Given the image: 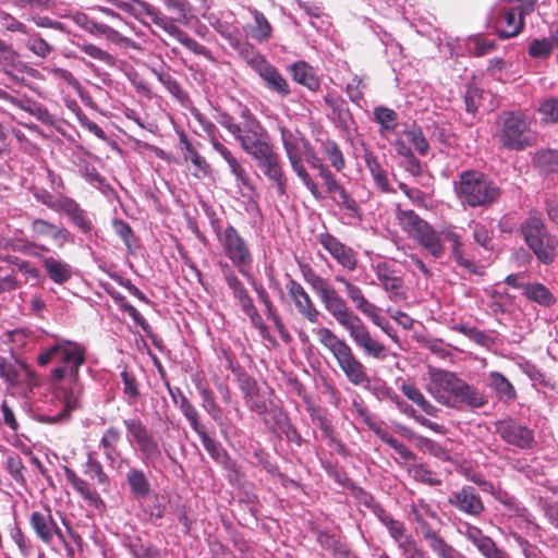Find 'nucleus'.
<instances>
[{"instance_id":"423d86ee","label":"nucleus","mask_w":558,"mask_h":558,"mask_svg":"<svg viewBox=\"0 0 558 558\" xmlns=\"http://www.w3.org/2000/svg\"><path fill=\"white\" fill-rule=\"evenodd\" d=\"M500 145L510 150H524L537 143V133L531 130V121L522 111L502 116L497 129Z\"/></svg>"},{"instance_id":"5fc2aeb1","label":"nucleus","mask_w":558,"mask_h":558,"mask_svg":"<svg viewBox=\"0 0 558 558\" xmlns=\"http://www.w3.org/2000/svg\"><path fill=\"white\" fill-rule=\"evenodd\" d=\"M410 474L413 476V478L417 482L430 485V486H437L441 483V481L438 478V476L428 468H426L424 464H414L409 469Z\"/></svg>"},{"instance_id":"de8ad7c7","label":"nucleus","mask_w":558,"mask_h":558,"mask_svg":"<svg viewBox=\"0 0 558 558\" xmlns=\"http://www.w3.org/2000/svg\"><path fill=\"white\" fill-rule=\"evenodd\" d=\"M216 31L229 43V45L239 50L243 46V35L241 29L226 22H219L216 26Z\"/></svg>"},{"instance_id":"3c124183","label":"nucleus","mask_w":558,"mask_h":558,"mask_svg":"<svg viewBox=\"0 0 558 558\" xmlns=\"http://www.w3.org/2000/svg\"><path fill=\"white\" fill-rule=\"evenodd\" d=\"M223 277L229 289L232 291L234 299H236L238 302L243 301L250 296L243 283L228 265L225 266Z\"/></svg>"},{"instance_id":"aec40b11","label":"nucleus","mask_w":558,"mask_h":558,"mask_svg":"<svg viewBox=\"0 0 558 558\" xmlns=\"http://www.w3.org/2000/svg\"><path fill=\"white\" fill-rule=\"evenodd\" d=\"M319 243L343 268L350 271L356 268L357 259L354 251L341 243L336 236L330 233H322Z\"/></svg>"},{"instance_id":"cd10ccee","label":"nucleus","mask_w":558,"mask_h":558,"mask_svg":"<svg viewBox=\"0 0 558 558\" xmlns=\"http://www.w3.org/2000/svg\"><path fill=\"white\" fill-rule=\"evenodd\" d=\"M32 231L37 238L52 240L58 247H62L70 241V232L44 219H35L31 225Z\"/></svg>"},{"instance_id":"2eb2a0df","label":"nucleus","mask_w":558,"mask_h":558,"mask_svg":"<svg viewBox=\"0 0 558 558\" xmlns=\"http://www.w3.org/2000/svg\"><path fill=\"white\" fill-rule=\"evenodd\" d=\"M318 172V177L322 179L326 186V191L331 195L333 201L342 206L351 217L361 218V210L355 202L345 191V189L338 182L335 174L330 171L328 166L322 168Z\"/></svg>"},{"instance_id":"338daca9","label":"nucleus","mask_w":558,"mask_h":558,"mask_svg":"<svg viewBox=\"0 0 558 558\" xmlns=\"http://www.w3.org/2000/svg\"><path fill=\"white\" fill-rule=\"evenodd\" d=\"M397 545L405 558H426L425 553L420 548L412 535L402 539Z\"/></svg>"},{"instance_id":"473e14b6","label":"nucleus","mask_w":558,"mask_h":558,"mask_svg":"<svg viewBox=\"0 0 558 558\" xmlns=\"http://www.w3.org/2000/svg\"><path fill=\"white\" fill-rule=\"evenodd\" d=\"M366 167L376 184V186L384 193H396L388 180L386 170L381 167L378 158L371 151L364 155Z\"/></svg>"},{"instance_id":"58836bf2","label":"nucleus","mask_w":558,"mask_h":558,"mask_svg":"<svg viewBox=\"0 0 558 558\" xmlns=\"http://www.w3.org/2000/svg\"><path fill=\"white\" fill-rule=\"evenodd\" d=\"M182 144L184 160L191 161L194 167L193 175L196 178L208 175L210 167L206 159L197 153L189 141L182 140Z\"/></svg>"},{"instance_id":"6e6552de","label":"nucleus","mask_w":558,"mask_h":558,"mask_svg":"<svg viewBox=\"0 0 558 558\" xmlns=\"http://www.w3.org/2000/svg\"><path fill=\"white\" fill-rule=\"evenodd\" d=\"M218 242L222 248L223 255L230 260L238 271L245 276H250L253 264V254L248 243L231 225L223 230L217 231Z\"/></svg>"},{"instance_id":"9b49d317","label":"nucleus","mask_w":558,"mask_h":558,"mask_svg":"<svg viewBox=\"0 0 558 558\" xmlns=\"http://www.w3.org/2000/svg\"><path fill=\"white\" fill-rule=\"evenodd\" d=\"M281 140L286 150L290 166L296 177L301 180L303 185L310 191L311 195L317 199H324V195L319 190L317 183L303 165L302 150L300 147L299 138L295 137L289 130L281 129Z\"/></svg>"},{"instance_id":"412c9836","label":"nucleus","mask_w":558,"mask_h":558,"mask_svg":"<svg viewBox=\"0 0 558 558\" xmlns=\"http://www.w3.org/2000/svg\"><path fill=\"white\" fill-rule=\"evenodd\" d=\"M536 0H525L521 11L511 9L505 12L497 21V32L502 38L517 36L523 27V14L533 10Z\"/></svg>"},{"instance_id":"b1692460","label":"nucleus","mask_w":558,"mask_h":558,"mask_svg":"<svg viewBox=\"0 0 558 558\" xmlns=\"http://www.w3.org/2000/svg\"><path fill=\"white\" fill-rule=\"evenodd\" d=\"M64 475L66 481L72 485L76 493L80 494V496L88 506L96 509H101L105 506L101 497L94 488V486L84 478L80 477L73 470L64 468Z\"/></svg>"},{"instance_id":"052dcab7","label":"nucleus","mask_w":558,"mask_h":558,"mask_svg":"<svg viewBox=\"0 0 558 558\" xmlns=\"http://www.w3.org/2000/svg\"><path fill=\"white\" fill-rule=\"evenodd\" d=\"M78 48L90 58L96 59L107 65L113 66L116 64V59L110 53L96 45L84 43L80 45Z\"/></svg>"},{"instance_id":"a18cd8bd","label":"nucleus","mask_w":558,"mask_h":558,"mask_svg":"<svg viewBox=\"0 0 558 558\" xmlns=\"http://www.w3.org/2000/svg\"><path fill=\"white\" fill-rule=\"evenodd\" d=\"M534 165L545 172H553L558 169V150L546 148L535 153Z\"/></svg>"},{"instance_id":"c85d7f7f","label":"nucleus","mask_w":558,"mask_h":558,"mask_svg":"<svg viewBox=\"0 0 558 558\" xmlns=\"http://www.w3.org/2000/svg\"><path fill=\"white\" fill-rule=\"evenodd\" d=\"M442 238L448 241L451 245V254L454 258L456 263L465 268L471 272L478 274L477 266L475 263L469 258H466L463 254V243L461 240V235L453 231L451 228H445L440 231Z\"/></svg>"},{"instance_id":"13d9d810","label":"nucleus","mask_w":558,"mask_h":558,"mask_svg":"<svg viewBox=\"0 0 558 558\" xmlns=\"http://www.w3.org/2000/svg\"><path fill=\"white\" fill-rule=\"evenodd\" d=\"M404 134L407 140L413 145L420 155L424 156L427 154L429 145L421 129L412 126L407 129Z\"/></svg>"},{"instance_id":"774afa93","label":"nucleus","mask_w":558,"mask_h":558,"mask_svg":"<svg viewBox=\"0 0 558 558\" xmlns=\"http://www.w3.org/2000/svg\"><path fill=\"white\" fill-rule=\"evenodd\" d=\"M11 264L27 279L38 281L40 278L39 269L31 262L13 257Z\"/></svg>"},{"instance_id":"4468645a","label":"nucleus","mask_w":558,"mask_h":558,"mask_svg":"<svg viewBox=\"0 0 558 558\" xmlns=\"http://www.w3.org/2000/svg\"><path fill=\"white\" fill-rule=\"evenodd\" d=\"M458 532L466 537L484 558H510L509 554L498 547L493 538L485 535L480 527L463 522L458 527Z\"/></svg>"},{"instance_id":"f257e3e1","label":"nucleus","mask_w":558,"mask_h":558,"mask_svg":"<svg viewBox=\"0 0 558 558\" xmlns=\"http://www.w3.org/2000/svg\"><path fill=\"white\" fill-rule=\"evenodd\" d=\"M85 353L86 349L83 344L68 339H58L37 356L40 366L52 361L59 363L50 373L51 397L48 413L43 415L44 422H64L78 407L83 392L80 368L85 363Z\"/></svg>"},{"instance_id":"4be33fe9","label":"nucleus","mask_w":558,"mask_h":558,"mask_svg":"<svg viewBox=\"0 0 558 558\" xmlns=\"http://www.w3.org/2000/svg\"><path fill=\"white\" fill-rule=\"evenodd\" d=\"M448 502L459 511L477 517L484 510L481 497L472 486H463L460 490L451 493Z\"/></svg>"},{"instance_id":"bb28decb","label":"nucleus","mask_w":558,"mask_h":558,"mask_svg":"<svg viewBox=\"0 0 558 558\" xmlns=\"http://www.w3.org/2000/svg\"><path fill=\"white\" fill-rule=\"evenodd\" d=\"M214 149L222 157V159L229 166L230 172L234 177L238 186H244L248 190H253L250 175L241 165V162L232 155V153L220 142L214 143Z\"/></svg>"},{"instance_id":"393cba45","label":"nucleus","mask_w":558,"mask_h":558,"mask_svg":"<svg viewBox=\"0 0 558 558\" xmlns=\"http://www.w3.org/2000/svg\"><path fill=\"white\" fill-rule=\"evenodd\" d=\"M158 27L163 29L170 36L174 37L180 44H182L191 52H193L197 56H204V57L209 56V51L205 46L201 45L199 43H197L196 40L191 38L185 32H183L175 24H173L172 20L167 19L166 16L163 19H159Z\"/></svg>"},{"instance_id":"c756f323","label":"nucleus","mask_w":558,"mask_h":558,"mask_svg":"<svg viewBox=\"0 0 558 558\" xmlns=\"http://www.w3.org/2000/svg\"><path fill=\"white\" fill-rule=\"evenodd\" d=\"M442 235L428 223L424 230L414 239L433 257L440 258L445 254Z\"/></svg>"},{"instance_id":"39448f33","label":"nucleus","mask_w":558,"mask_h":558,"mask_svg":"<svg viewBox=\"0 0 558 558\" xmlns=\"http://www.w3.org/2000/svg\"><path fill=\"white\" fill-rule=\"evenodd\" d=\"M457 196L470 207H486L500 196L499 187L484 173L475 170L463 171L456 182Z\"/></svg>"},{"instance_id":"a878e982","label":"nucleus","mask_w":558,"mask_h":558,"mask_svg":"<svg viewBox=\"0 0 558 558\" xmlns=\"http://www.w3.org/2000/svg\"><path fill=\"white\" fill-rule=\"evenodd\" d=\"M116 5L137 19L147 16L157 26H159V19L165 17V14H162L159 9L144 0H120L116 2Z\"/></svg>"},{"instance_id":"9d476101","label":"nucleus","mask_w":558,"mask_h":558,"mask_svg":"<svg viewBox=\"0 0 558 558\" xmlns=\"http://www.w3.org/2000/svg\"><path fill=\"white\" fill-rule=\"evenodd\" d=\"M123 425L129 442L136 446L142 453L143 462L146 465L154 464L161 457L159 444L154 435L137 417L123 420Z\"/></svg>"},{"instance_id":"e433bc0d","label":"nucleus","mask_w":558,"mask_h":558,"mask_svg":"<svg viewBox=\"0 0 558 558\" xmlns=\"http://www.w3.org/2000/svg\"><path fill=\"white\" fill-rule=\"evenodd\" d=\"M126 482L130 492L137 498L144 499L150 493V483L144 471L132 468L126 474Z\"/></svg>"},{"instance_id":"79ce46f5","label":"nucleus","mask_w":558,"mask_h":558,"mask_svg":"<svg viewBox=\"0 0 558 558\" xmlns=\"http://www.w3.org/2000/svg\"><path fill=\"white\" fill-rule=\"evenodd\" d=\"M490 386L502 401H511L517 397L513 385L499 372L489 374Z\"/></svg>"},{"instance_id":"1a4fd4ad","label":"nucleus","mask_w":558,"mask_h":558,"mask_svg":"<svg viewBox=\"0 0 558 558\" xmlns=\"http://www.w3.org/2000/svg\"><path fill=\"white\" fill-rule=\"evenodd\" d=\"M521 230L526 244L537 258L544 264L551 263L556 254L557 240L547 233L542 219L530 218L522 225Z\"/></svg>"},{"instance_id":"4d7b16f0","label":"nucleus","mask_w":558,"mask_h":558,"mask_svg":"<svg viewBox=\"0 0 558 558\" xmlns=\"http://www.w3.org/2000/svg\"><path fill=\"white\" fill-rule=\"evenodd\" d=\"M345 293L359 312L363 313L365 310L372 307L373 303L365 298L362 289L359 286L354 283L347 284Z\"/></svg>"},{"instance_id":"ea45409f","label":"nucleus","mask_w":558,"mask_h":558,"mask_svg":"<svg viewBox=\"0 0 558 558\" xmlns=\"http://www.w3.org/2000/svg\"><path fill=\"white\" fill-rule=\"evenodd\" d=\"M375 121L379 124V133L381 136L387 137L396 131L398 125V114L395 110L387 107H376L374 109Z\"/></svg>"},{"instance_id":"7ed1b4c3","label":"nucleus","mask_w":558,"mask_h":558,"mask_svg":"<svg viewBox=\"0 0 558 558\" xmlns=\"http://www.w3.org/2000/svg\"><path fill=\"white\" fill-rule=\"evenodd\" d=\"M427 391L438 403L452 409H461L463 405L481 408L487 402L478 389L442 369L430 371Z\"/></svg>"},{"instance_id":"6e6d98bb","label":"nucleus","mask_w":558,"mask_h":558,"mask_svg":"<svg viewBox=\"0 0 558 558\" xmlns=\"http://www.w3.org/2000/svg\"><path fill=\"white\" fill-rule=\"evenodd\" d=\"M0 377L11 387L20 386V366L16 367L5 357L0 356Z\"/></svg>"},{"instance_id":"7c9ffc66","label":"nucleus","mask_w":558,"mask_h":558,"mask_svg":"<svg viewBox=\"0 0 558 558\" xmlns=\"http://www.w3.org/2000/svg\"><path fill=\"white\" fill-rule=\"evenodd\" d=\"M43 266L49 278L57 284L65 283L73 276V270L70 264L52 256L44 257Z\"/></svg>"},{"instance_id":"680f3d73","label":"nucleus","mask_w":558,"mask_h":558,"mask_svg":"<svg viewBox=\"0 0 558 558\" xmlns=\"http://www.w3.org/2000/svg\"><path fill=\"white\" fill-rule=\"evenodd\" d=\"M469 227L473 229V238L476 243L486 250L492 247V232L481 222L471 221Z\"/></svg>"},{"instance_id":"0e129e2a","label":"nucleus","mask_w":558,"mask_h":558,"mask_svg":"<svg viewBox=\"0 0 558 558\" xmlns=\"http://www.w3.org/2000/svg\"><path fill=\"white\" fill-rule=\"evenodd\" d=\"M389 536L398 544L402 539L410 536L403 522L395 519L392 515L383 524Z\"/></svg>"},{"instance_id":"c03bdc74","label":"nucleus","mask_w":558,"mask_h":558,"mask_svg":"<svg viewBox=\"0 0 558 558\" xmlns=\"http://www.w3.org/2000/svg\"><path fill=\"white\" fill-rule=\"evenodd\" d=\"M524 294L532 301L541 305L549 306L555 303L554 295L541 283H530L523 287Z\"/></svg>"},{"instance_id":"dca6fc26","label":"nucleus","mask_w":558,"mask_h":558,"mask_svg":"<svg viewBox=\"0 0 558 558\" xmlns=\"http://www.w3.org/2000/svg\"><path fill=\"white\" fill-rule=\"evenodd\" d=\"M29 525L37 538L45 544L51 543L56 535L58 537L62 536L61 530L54 521L49 506L34 510L29 514Z\"/></svg>"},{"instance_id":"72a5a7b5","label":"nucleus","mask_w":558,"mask_h":558,"mask_svg":"<svg viewBox=\"0 0 558 558\" xmlns=\"http://www.w3.org/2000/svg\"><path fill=\"white\" fill-rule=\"evenodd\" d=\"M291 75L296 83L311 90H317L319 88V80L314 69L304 61H299L291 65Z\"/></svg>"},{"instance_id":"a19ab883","label":"nucleus","mask_w":558,"mask_h":558,"mask_svg":"<svg viewBox=\"0 0 558 558\" xmlns=\"http://www.w3.org/2000/svg\"><path fill=\"white\" fill-rule=\"evenodd\" d=\"M429 548L438 558H458V551L448 544L435 530L423 535Z\"/></svg>"},{"instance_id":"37998d69","label":"nucleus","mask_w":558,"mask_h":558,"mask_svg":"<svg viewBox=\"0 0 558 558\" xmlns=\"http://www.w3.org/2000/svg\"><path fill=\"white\" fill-rule=\"evenodd\" d=\"M513 63L501 58L490 59L487 65V73L498 82H507L515 72L513 71Z\"/></svg>"},{"instance_id":"ddd939ff","label":"nucleus","mask_w":558,"mask_h":558,"mask_svg":"<svg viewBox=\"0 0 558 558\" xmlns=\"http://www.w3.org/2000/svg\"><path fill=\"white\" fill-rule=\"evenodd\" d=\"M378 284L388 293L391 301L404 300L407 296L401 270L391 262L383 260L372 266Z\"/></svg>"},{"instance_id":"09e8293b","label":"nucleus","mask_w":558,"mask_h":558,"mask_svg":"<svg viewBox=\"0 0 558 558\" xmlns=\"http://www.w3.org/2000/svg\"><path fill=\"white\" fill-rule=\"evenodd\" d=\"M177 391L180 393V410L189 421L192 429L198 435L201 432L205 430L204 426L199 423L198 412L179 389H177Z\"/></svg>"},{"instance_id":"0eeeda50","label":"nucleus","mask_w":558,"mask_h":558,"mask_svg":"<svg viewBox=\"0 0 558 558\" xmlns=\"http://www.w3.org/2000/svg\"><path fill=\"white\" fill-rule=\"evenodd\" d=\"M243 117L245 118L243 124L234 122L232 118H226L221 124L240 143L241 148L254 157L270 145L267 142L266 132L260 123L250 113H243Z\"/></svg>"},{"instance_id":"bf43d9fd","label":"nucleus","mask_w":558,"mask_h":558,"mask_svg":"<svg viewBox=\"0 0 558 558\" xmlns=\"http://www.w3.org/2000/svg\"><path fill=\"white\" fill-rule=\"evenodd\" d=\"M198 391L202 398V407L215 420H220L221 409L216 403L211 391L205 387L198 386Z\"/></svg>"},{"instance_id":"f8f14e48","label":"nucleus","mask_w":558,"mask_h":558,"mask_svg":"<svg viewBox=\"0 0 558 558\" xmlns=\"http://www.w3.org/2000/svg\"><path fill=\"white\" fill-rule=\"evenodd\" d=\"M246 62L258 74L267 89L280 97H287L290 94L287 80L263 54L254 53L247 58Z\"/></svg>"},{"instance_id":"5701e85b","label":"nucleus","mask_w":558,"mask_h":558,"mask_svg":"<svg viewBox=\"0 0 558 558\" xmlns=\"http://www.w3.org/2000/svg\"><path fill=\"white\" fill-rule=\"evenodd\" d=\"M410 519L416 523V531L420 532L422 536L434 530V521H440L436 508L424 499L412 501L410 506Z\"/></svg>"},{"instance_id":"69168bd1","label":"nucleus","mask_w":558,"mask_h":558,"mask_svg":"<svg viewBox=\"0 0 558 558\" xmlns=\"http://www.w3.org/2000/svg\"><path fill=\"white\" fill-rule=\"evenodd\" d=\"M85 473L90 477L95 478L99 485H108L109 477L105 473L104 468L99 461L93 458H88L86 461Z\"/></svg>"},{"instance_id":"c9c22d12","label":"nucleus","mask_w":558,"mask_h":558,"mask_svg":"<svg viewBox=\"0 0 558 558\" xmlns=\"http://www.w3.org/2000/svg\"><path fill=\"white\" fill-rule=\"evenodd\" d=\"M320 151L330 167L341 172L345 168V159L339 145L330 138L319 140Z\"/></svg>"},{"instance_id":"603ef678","label":"nucleus","mask_w":558,"mask_h":558,"mask_svg":"<svg viewBox=\"0 0 558 558\" xmlns=\"http://www.w3.org/2000/svg\"><path fill=\"white\" fill-rule=\"evenodd\" d=\"M5 468L11 477L20 485L26 484L25 466L19 454L12 453L7 457Z\"/></svg>"},{"instance_id":"f03ea898","label":"nucleus","mask_w":558,"mask_h":558,"mask_svg":"<svg viewBox=\"0 0 558 558\" xmlns=\"http://www.w3.org/2000/svg\"><path fill=\"white\" fill-rule=\"evenodd\" d=\"M318 295L325 310L335 320L349 333L355 347L365 356L384 361L388 356L387 347L372 336L367 326L347 304V301L339 295L336 289L323 277L315 275L307 282Z\"/></svg>"},{"instance_id":"a211bd4d","label":"nucleus","mask_w":558,"mask_h":558,"mask_svg":"<svg viewBox=\"0 0 558 558\" xmlns=\"http://www.w3.org/2000/svg\"><path fill=\"white\" fill-rule=\"evenodd\" d=\"M496 433L509 445L522 449L530 448L534 442L533 432L511 418L497 422Z\"/></svg>"},{"instance_id":"864d4df0","label":"nucleus","mask_w":558,"mask_h":558,"mask_svg":"<svg viewBox=\"0 0 558 558\" xmlns=\"http://www.w3.org/2000/svg\"><path fill=\"white\" fill-rule=\"evenodd\" d=\"M551 41L550 36L533 39L529 45L530 57L533 59L548 58L554 52Z\"/></svg>"},{"instance_id":"8fccbe9b","label":"nucleus","mask_w":558,"mask_h":558,"mask_svg":"<svg viewBox=\"0 0 558 558\" xmlns=\"http://www.w3.org/2000/svg\"><path fill=\"white\" fill-rule=\"evenodd\" d=\"M537 112L541 116V123L544 125L555 124L558 122V98L550 97L543 100Z\"/></svg>"},{"instance_id":"2f4dec72","label":"nucleus","mask_w":558,"mask_h":558,"mask_svg":"<svg viewBox=\"0 0 558 558\" xmlns=\"http://www.w3.org/2000/svg\"><path fill=\"white\" fill-rule=\"evenodd\" d=\"M396 217L402 230L413 239L428 225V222L420 218L413 210L401 209L400 206L397 207Z\"/></svg>"},{"instance_id":"e2e57ef3","label":"nucleus","mask_w":558,"mask_h":558,"mask_svg":"<svg viewBox=\"0 0 558 558\" xmlns=\"http://www.w3.org/2000/svg\"><path fill=\"white\" fill-rule=\"evenodd\" d=\"M468 47L473 56L482 57L495 49V41L484 37H474L469 40Z\"/></svg>"},{"instance_id":"49530a36","label":"nucleus","mask_w":558,"mask_h":558,"mask_svg":"<svg viewBox=\"0 0 558 558\" xmlns=\"http://www.w3.org/2000/svg\"><path fill=\"white\" fill-rule=\"evenodd\" d=\"M198 437L206 451L216 462L228 465L229 457L219 442L209 437L206 430L201 432Z\"/></svg>"},{"instance_id":"f3484780","label":"nucleus","mask_w":558,"mask_h":558,"mask_svg":"<svg viewBox=\"0 0 558 558\" xmlns=\"http://www.w3.org/2000/svg\"><path fill=\"white\" fill-rule=\"evenodd\" d=\"M258 167L262 169L264 174L271 181L275 182L277 187V193L280 196L286 195L287 193V178L283 173V170L280 166L278 155L272 151L269 146L265 150L258 153L253 157Z\"/></svg>"},{"instance_id":"20e7f679","label":"nucleus","mask_w":558,"mask_h":558,"mask_svg":"<svg viewBox=\"0 0 558 558\" xmlns=\"http://www.w3.org/2000/svg\"><path fill=\"white\" fill-rule=\"evenodd\" d=\"M318 342L330 352L345 378L354 386H361L369 381L363 363L353 352L350 344L338 337L331 329L319 327L313 329Z\"/></svg>"},{"instance_id":"f704fd0d","label":"nucleus","mask_w":558,"mask_h":558,"mask_svg":"<svg viewBox=\"0 0 558 558\" xmlns=\"http://www.w3.org/2000/svg\"><path fill=\"white\" fill-rule=\"evenodd\" d=\"M254 24L250 26L248 34L257 43H266L272 36V26L265 14L256 9L250 10Z\"/></svg>"},{"instance_id":"6ab92c4d","label":"nucleus","mask_w":558,"mask_h":558,"mask_svg":"<svg viewBox=\"0 0 558 558\" xmlns=\"http://www.w3.org/2000/svg\"><path fill=\"white\" fill-rule=\"evenodd\" d=\"M286 288L299 314L310 323H316L320 313L302 284L290 279Z\"/></svg>"},{"instance_id":"4c0bfd02","label":"nucleus","mask_w":558,"mask_h":558,"mask_svg":"<svg viewBox=\"0 0 558 558\" xmlns=\"http://www.w3.org/2000/svg\"><path fill=\"white\" fill-rule=\"evenodd\" d=\"M400 390L402 393L421 408L423 412H425L429 416L436 417L438 414V409L433 405L429 401L426 400L424 395L418 390V388L411 384L403 381L400 386Z\"/></svg>"}]
</instances>
